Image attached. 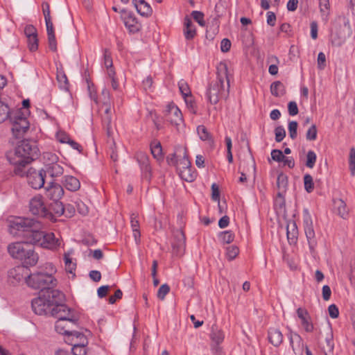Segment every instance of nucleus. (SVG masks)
I'll list each match as a JSON object with an SVG mask.
<instances>
[{
    "label": "nucleus",
    "mask_w": 355,
    "mask_h": 355,
    "mask_svg": "<svg viewBox=\"0 0 355 355\" xmlns=\"http://www.w3.org/2000/svg\"><path fill=\"white\" fill-rule=\"evenodd\" d=\"M304 227L310 250L311 252H313L317 245V241L315 236V232L313 227L312 220L307 211H305L304 215Z\"/></svg>",
    "instance_id": "nucleus-13"
},
{
    "label": "nucleus",
    "mask_w": 355,
    "mask_h": 355,
    "mask_svg": "<svg viewBox=\"0 0 355 355\" xmlns=\"http://www.w3.org/2000/svg\"><path fill=\"white\" fill-rule=\"evenodd\" d=\"M24 33L26 37L37 35V29L33 25H27L24 28Z\"/></svg>",
    "instance_id": "nucleus-59"
},
{
    "label": "nucleus",
    "mask_w": 355,
    "mask_h": 355,
    "mask_svg": "<svg viewBox=\"0 0 355 355\" xmlns=\"http://www.w3.org/2000/svg\"><path fill=\"white\" fill-rule=\"evenodd\" d=\"M57 80L60 84V87L62 89H63L64 90H68V87H69L68 79L64 72H62V71L58 72Z\"/></svg>",
    "instance_id": "nucleus-43"
},
{
    "label": "nucleus",
    "mask_w": 355,
    "mask_h": 355,
    "mask_svg": "<svg viewBox=\"0 0 355 355\" xmlns=\"http://www.w3.org/2000/svg\"><path fill=\"white\" fill-rule=\"evenodd\" d=\"M288 339L294 353L302 354L306 345H304L302 337L298 334L290 330Z\"/></svg>",
    "instance_id": "nucleus-17"
},
{
    "label": "nucleus",
    "mask_w": 355,
    "mask_h": 355,
    "mask_svg": "<svg viewBox=\"0 0 355 355\" xmlns=\"http://www.w3.org/2000/svg\"><path fill=\"white\" fill-rule=\"evenodd\" d=\"M211 198L214 201L218 202V206L220 209V203H219V199H220V193H219V189L216 184L214 183L211 185Z\"/></svg>",
    "instance_id": "nucleus-56"
},
{
    "label": "nucleus",
    "mask_w": 355,
    "mask_h": 355,
    "mask_svg": "<svg viewBox=\"0 0 355 355\" xmlns=\"http://www.w3.org/2000/svg\"><path fill=\"white\" fill-rule=\"evenodd\" d=\"M9 113L10 110L8 105L0 101V123L8 118Z\"/></svg>",
    "instance_id": "nucleus-45"
},
{
    "label": "nucleus",
    "mask_w": 355,
    "mask_h": 355,
    "mask_svg": "<svg viewBox=\"0 0 355 355\" xmlns=\"http://www.w3.org/2000/svg\"><path fill=\"white\" fill-rule=\"evenodd\" d=\"M270 92L276 97L282 96L286 93L285 87L282 82L275 81L270 85Z\"/></svg>",
    "instance_id": "nucleus-32"
},
{
    "label": "nucleus",
    "mask_w": 355,
    "mask_h": 355,
    "mask_svg": "<svg viewBox=\"0 0 355 355\" xmlns=\"http://www.w3.org/2000/svg\"><path fill=\"white\" fill-rule=\"evenodd\" d=\"M224 334L216 325L211 327L210 338L216 345L220 344L224 340Z\"/></svg>",
    "instance_id": "nucleus-31"
},
{
    "label": "nucleus",
    "mask_w": 355,
    "mask_h": 355,
    "mask_svg": "<svg viewBox=\"0 0 355 355\" xmlns=\"http://www.w3.org/2000/svg\"><path fill=\"white\" fill-rule=\"evenodd\" d=\"M275 141L277 142L282 141L286 137L285 129L282 126H278L275 129Z\"/></svg>",
    "instance_id": "nucleus-53"
},
{
    "label": "nucleus",
    "mask_w": 355,
    "mask_h": 355,
    "mask_svg": "<svg viewBox=\"0 0 355 355\" xmlns=\"http://www.w3.org/2000/svg\"><path fill=\"white\" fill-rule=\"evenodd\" d=\"M178 151V146L175 147V152L170 154L166 157V162L169 165L175 166L178 164V159L180 157V153Z\"/></svg>",
    "instance_id": "nucleus-46"
},
{
    "label": "nucleus",
    "mask_w": 355,
    "mask_h": 355,
    "mask_svg": "<svg viewBox=\"0 0 355 355\" xmlns=\"http://www.w3.org/2000/svg\"><path fill=\"white\" fill-rule=\"evenodd\" d=\"M185 235L182 230H178L174 234V241L172 247L176 255H182L185 248Z\"/></svg>",
    "instance_id": "nucleus-16"
},
{
    "label": "nucleus",
    "mask_w": 355,
    "mask_h": 355,
    "mask_svg": "<svg viewBox=\"0 0 355 355\" xmlns=\"http://www.w3.org/2000/svg\"><path fill=\"white\" fill-rule=\"evenodd\" d=\"M318 68L320 69H323L326 66V56L322 52L318 53Z\"/></svg>",
    "instance_id": "nucleus-63"
},
{
    "label": "nucleus",
    "mask_w": 355,
    "mask_h": 355,
    "mask_svg": "<svg viewBox=\"0 0 355 355\" xmlns=\"http://www.w3.org/2000/svg\"><path fill=\"white\" fill-rule=\"evenodd\" d=\"M178 87H179V89L182 94V95L184 96V99H185V101L187 103V104L191 107V111L193 112V113H196V110H194L193 107V102L191 100H188L187 99V98H191V90L189 89V87L187 84V82H185L184 80H181L179 83H178Z\"/></svg>",
    "instance_id": "nucleus-24"
},
{
    "label": "nucleus",
    "mask_w": 355,
    "mask_h": 355,
    "mask_svg": "<svg viewBox=\"0 0 355 355\" xmlns=\"http://www.w3.org/2000/svg\"><path fill=\"white\" fill-rule=\"evenodd\" d=\"M57 139L62 144H67L69 142V139H71L70 137L62 131H59L57 133Z\"/></svg>",
    "instance_id": "nucleus-62"
},
{
    "label": "nucleus",
    "mask_w": 355,
    "mask_h": 355,
    "mask_svg": "<svg viewBox=\"0 0 355 355\" xmlns=\"http://www.w3.org/2000/svg\"><path fill=\"white\" fill-rule=\"evenodd\" d=\"M48 42L49 49L53 51H57V43L55 40V32L53 26L46 27Z\"/></svg>",
    "instance_id": "nucleus-33"
},
{
    "label": "nucleus",
    "mask_w": 355,
    "mask_h": 355,
    "mask_svg": "<svg viewBox=\"0 0 355 355\" xmlns=\"http://www.w3.org/2000/svg\"><path fill=\"white\" fill-rule=\"evenodd\" d=\"M164 118L178 129L184 123L182 114L174 103H169L164 111Z\"/></svg>",
    "instance_id": "nucleus-11"
},
{
    "label": "nucleus",
    "mask_w": 355,
    "mask_h": 355,
    "mask_svg": "<svg viewBox=\"0 0 355 355\" xmlns=\"http://www.w3.org/2000/svg\"><path fill=\"white\" fill-rule=\"evenodd\" d=\"M29 211L35 216L44 218L51 217V213L45 205L43 198L41 196H35L32 198L29 202Z\"/></svg>",
    "instance_id": "nucleus-10"
},
{
    "label": "nucleus",
    "mask_w": 355,
    "mask_h": 355,
    "mask_svg": "<svg viewBox=\"0 0 355 355\" xmlns=\"http://www.w3.org/2000/svg\"><path fill=\"white\" fill-rule=\"evenodd\" d=\"M287 239L290 243H295L297 239L298 230L295 221H289L286 226Z\"/></svg>",
    "instance_id": "nucleus-28"
},
{
    "label": "nucleus",
    "mask_w": 355,
    "mask_h": 355,
    "mask_svg": "<svg viewBox=\"0 0 355 355\" xmlns=\"http://www.w3.org/2000/svg\"><path fill=\"white\" fill-rule=\"evenodd\" d=\"M41 228L39 221L30 218L17 217L8 220L9 232L13 236L23 237L27 242L32 238V234Z\"/></svg>",
    "instance_id": "nucleus-5"
},
{
    "label": "nucleus",
    "mask_w": 355,
    "mask_h": 355,
    "mask_svg": "<svg viewBox=\"0 0 355 355\" xmlns=\"http://www.w3.org/2000/svg\"><path fill=\"white\" fill-rule=\"evenodd\" d=\"M12 122V132L15 138H20L27 132L29 128V122L27 119L20 113H17L14 116L10 117Z\"/></svg>",
    "instance_id": "nucleus-9"
},
{
    "label": "nucleus",
    "mask_w": 355,
    "mask_h": 355,
    "mask_svg": "<svg viewBox=\"0 0 355 355\" xmlns=\"http://www.w3.org/2000/svg\"><path fill=\"white\" fill-rule=\"evenodd\" d=\"M27 178L28 184L33 189H40L44 186L45 173L43 171H37L33 168L25 170V175Z\"/></svg>",
    "instance_id": "nucleus-12"
},
{
    "label": "nucleus",
    "mask_w": 355,
    "mask_h": 355,
    "mask_svg": "<svg viewBox=\"0 0 355 355\" xmlns=\"http://www.w3.org/2000/svg\"><path fill=\"white\" fill-rule=\"evenodd\" d=\"M306 138L309 141H314L317 138V128L315 125H312L306 132Z\"/></svg>",
    "instance_id": "nucleus-55"
},
{
    "label": "nucleus",
    "mask_w": 355,
    "mask_h": 355,
    "mask_svg": "<svg viewBox=\"0 0 355 355\" xmlns=\"http://www.w3.org/2000/svg\"><path fill=\"white\" fill-rule=\"evenodd\" d=\"M268 339L270 344L277 347L282 343L284 337L279 329L270 328L268 331Z\"/></svg>",
    "instance_id": "nucleus-19"
},
{
    "label": "nucleus",
    "mask_w": 355,
    "mask_h": 355,
    "mask_svg": "<svg viewBox=\"0 0 355 355\" xmlns=\"http://www.w3.org/2000/svg\"><path fill=\"white\" fill-rule=\"evenodd\" d=\"M64 295L58 290H46L39 293L31 302L32 309L37 315L50 314L53 316L54 310L63 306Z\"/></svg>",
    "instance_id": "nucleus-2"
},
{
    "label": "nucleus",
    "mask_w": 355,
    "mask_h": 355,
    "mask_svg": "<svg viewBox=\"0 0 355 355\" xmlns=\"http://www.w3.org/2000/svg\"><path fill=\"white\" fill-rule=\"evenodd\" d=\"M65 208L63 204L60 201H53L51 204L50 210L51 213H54L57 216H60L64 214Z\"/></svg>",
    "instance_id": "nucleus-35"
},
{
    "label": "nucleus",
    "mask_w": 355,
    "mask_h": 355,
    "mask_svg": "<svg viewBox=\"0 0 355 355\" xmlns=\"http://www.w3.org/2000/svg\"><path fill=\"white\" fill-rule=\"evenodd\" d=\"M304 189L308 193H311L314 189L313 178L310 174H306L304 176Z\"/></svg>",
    "instance_id": "nucleus-42"
},
{
    "label": "nucleus",
    "mask_w": 355,
    "mask_h": 355,
    "mask_svg": "<svg viewBox=\"0 0 355 355\" xmlns=\"http://www.w3.org/2000/svg\"><path fill=\"white\" fill-rule=\"evenodd\" d=\"M27 266H18L10 269L8 271V278L12 284H17L23 279L27 278L28 275Z\"/></svg>",
    "instance_id": "nucleus-15"
},
{
    "label": "nucleus",
    "mask_w": 355,
    "mask_h": 355,
    "mask_svg": "<svg viewBox=\"0 0 355 355\" xmlns=\"http://www.w3.org/2000/svg\"><path fill=\"white\" fill-rule=\"evenodd\" d=\"M41 229H37L32 234V238L29 240V242L32 244H37L40 246L49 249L51 250H56L60 245V242L58 239L55 237L53 233H45L40 231Z\"/></svg>",
    "instance_id": "nucleus-8"
},
{
    "label": "nucleus",
    "mask_w": 355,
    "mask_h": 355,
    "mask_svg": "<svg viewBox=\"0 0 355 355\" xmlns=\"http://www.w3.org/2000/svg\"><path fill=\"white\" fill-rule=\"evenodd\" d=\"M137 159L146 171H148L150 170V166L148 165V157L145 153L142 152L138 153L137 154Z\"/></svg>",
    "instance_id": "nucleus-44"
},
{
    "label": "nucleus",
    "mask_w": 355,
    "mask_h": 355,
    "mask_svg": "<svg viewBox=\"0 0 355 355\" xmlns=\"http://www.w3.org/2000/svg\"><path fill=\"white\" fill-rule=\"evenodd\" d=\"M27 285L34 289H40L41 292L53 290L56 286L57 280L48 272H36L30 274L26 279Z\"/></svg>",
    "instance_id": "nucleus-7"
},
{
    "label": "nucleus",
    "mask_w": 355,
    "mask_h": 355,
    "mask_svg": "<svg viewBox=\"0 0 355 355\" xmlns=\"http://www.w3.org/2000/svg\"><path fill=\"white\" fill-rule=\"evenodd\" d=\"M81 337L83 340L80 343H75L73 344L72 353L73 355H85L86 345H87V338L82 333H75Z\"/></svg>",
    "instance_id": "nucleus-25"
},
{
    "label": "nucleus",
    "mask_w": 355,
    "mask_h": 355,
    "mask_svg": "<svg viewBox=\"0 0 355 355\" xmlns=\"http://www.w3.org/2000/svg\"><path fill=\"white\" fill-rule=\"evenodd\" d=\"M191 16L200 26H205V23L204 21V14L202 12L194 10L191 12Z\"/></svg>",
    "instance_id": "nucleus-52"
},
{
    "label": "nucleus",
    "mask_w": 355,
    "mask_h": 355,
    "mask_svg": "<svg viewBox=\"0 0 355 355\" xmlns=\"http://www.w3.org/2000/svg\"><path fill=\"white\" fill-rule=\"evenodd\" d=\"M150 150L153 156L160 161L163 159L162 148L159 142H154L150 145Z\"/></svg>",
    "instance_id": "nucleus-37"
},
{
    "label": "nucleus",
    "mask_w": 355,
    "mask_h": 355,
    "mask_svg": "<svg viewBox=\"0 0 355 355\" xmlns=\"http://www.w3.org/2000/svg\"><path fill=\"white\" fill-rule=\"evenodd\" d=\"M184 35L187 40H191L196 35V29L191 19L188 17H185L184 22Z\"/></svg>",
    "instance_id": "nucleus-23"
},
{
    "label": "nucleus",
    "mask_w": 355,
    "mask_h": 355,
    "mask_svg": "<svg viewBox=\"0 0 355 355\" xmlns=\"http://www.w3.org/2000/svg\"><path fill=\"white\" fill-rule=\"evenodd\" d=\"M42 12L44 17L46 26H53L51 17V11H50V6L47 2H43L42 4Z\"/></svg>",
    "instance_id": "nucleus-38"
},
{
    "label": "nucleus",
    "mask_w": 355,
    "mask_h": 355,
    "mask_svg": "<svg viewBox=\"0 0 355 355\" xmlns=\"http://www.w3.org/2000/svg\"><path fill=\"white\" fill-rule=\"evenodd\" d=\"M322 293L323 300L325 301H328L330 299L331 295V291L330 287L327 285L323 286Z\"/></svg>",
    "instance_id": "nucleus-64"
},
{
    "label": "nucleus",
    "mask_w": 355,
    "mask_h": 355,
    "mask_svg": "<svg viewBox=\"0 0 355 355\" xmlns=\"http://www.w3.org/2000/svg\"><path fill=\"white\" fill-rule=\"evenodd\" d=\"M121 16L125 26L130 32L136 33L141 29V26L133 13L122 10L121 11Z\"/></svg>",
    "instance_id": "nucleus-14"
},
{
    "label": "nucleus",
    "mask_w": 355,
    "mask_h": 355,
    "mask_svg": "<svg viewBox=\"0 0 355 355\" xmlns=\"http://www.w3.org/2000/svg\"><path fill=\"white\" fill-rule=\"evenodd\" d=\"M53 316L58 318L55 324L58 333L69 336L71 334L80 333L74 330V327L77 326L78 317L65 304L54 310Z\"/></svg>",
    "instance_id": "nucleus-4"
},
{
    "label": "nucleus",
    "mask_w": 355,
    "mask_h": 355,
    "mask_svg": "<svg viewBox=\"0 0 355 355\" xmlns=\"http://www.w3.org/2000/svg\"><path fill=\"white\" fill-rule=\"evenodd\" d=\"M297 314L298 318L301 320L302 325L304 327L306 332H311L313 331V325L309 322V315L308 311L302 308L297 309Z\"/></svg>",
    "instance_id": "nucleus-20"
},
{
    "label": "nucleus",
    "mask_w": 355,
    "mask_h": 355,
    "mask_svg": "<svg viewBox=\"0 0 355 355\" xmlns=\"http://www.w3.org/2000/svg\"><path fill=\"white\" fill-rule=\"evenodd\" d=\"M170 287L168 284H162L157 292V297L162 300L165 298V296L169 293Z\"/></svg>",
    "instance_id": "nucleus-54"
},
{
    "label": "nucleus",
    "mask_w": 355,
    "mask_h": 355,
    "mask_svg": "<svg viewBox=\"0 0 355 355\" xmlns=\"http://www.w3.org/2000/svg\"><path fill=\"white\" fill-rule=\"evenodd\" d=\"M63 184L67 189L71 191H76L80 187L79 180L72 175L64 176Z\"/></svg>",
    "instance_id": "nucleus-27"
},
{
    "label": "nucleus",
    "mask_w": 355,
    "mask_h": 355,
    "mask_svg": "<svg viewBox=\"0 0 355 355\" xmlns=\"http://www.w3.org/2000/svg\"><path fill=\"white\" fill-rule=\"evenodd\" d=\"M255 162L253 159H252L250 162L248 164V167L245 168V162L241 164L239 166V170H241V177L239 178L240 182H244L246 181V174L245 172H249L252 171L253 173L255 171Z\"/></svg>",
    "instance_id": "nucleus-29"
},
{
    "label": "nucleus",
    "mask_w": 355,
    "mask_h": 355,
    "mask_svg": "<svg viewBox=\"0 0 355 355\" xmlns=\"http://www.w3.org/2000/svg\"><path fill=\"white\" fill-rule=\"evenodd\" d=\"M288 186V176L283 173L278 175L277 187L278 190L286 191Z\"/></svg>",
    "instance_id": "nucleus-39"
},
{
    "label": "nucleus",
    "mask_w": 355,
    "mask_h": 355,
    "mask_svg": "<svg viewBox=\"0 0 355 355\" xmlns=\"http://www.w3.org/2000/svg\"><path fill=\"white\" fill-rule=\"evenodd\" d=\"M239 253V250L236 245H231L227 248L226 255L230 261L233 260Z\"/></svg>",
    "instance_id": "nucleus-47"
},
{
    "label": "nucleus",
    "mask_w": 355,
    "mask_h": 355,
    "mask_svg": "<svg viewBox=\"0 0 355 355\" xmlns=\"http://www.w3.org/2000/svg\"><path fill=\"white\" fill-rule=\"evenodd\" d=\"M288 110L291 116L297 115L299 112L297 103L295 101L289 102L288 105Z\"/></svg>",
    "instance_id": "nucleus-61"
},
{
    "label": "nucleus",
    "mask_w": 355,
    "mask_h": 355,
    "mask_svg": "<svg viewBox=\"0 0 355 355\" xmlns=\"http://www.w3.org/2000/svg\"><path fill=\"white\" fill-rule=\"evenodd\" d=\"M24 242H15L8 245V251L10 255L17 259L23 261L27 266H33L38 261V255L35 253L30 242L24 239Z\"/></svg>",
    "instance_id": "nucleus-6"
},
{
    "label": "nucleus",
    "mask_w": 355,
    "mask_h": 355,
    "mask_svg": "<svg viewBox=\"0 0 355 355\" xmlns=\"http://www.w3.org/2000/svg\"><path fill=\"white\" fill-rule=\"evenodd\" d=\"M234 238V234L231 231H225L220 233V239L224 243H230L233 241Z\"/></svg>",
    "instance_id": "nucleus-49"
},
{
    "label": "nucleus",
    "mask_w": 355,
    "mask_h": 355,
    "mask_svg": "<svg viewBox=\"0 0 355 355\" xmlns=\"http://www.w3.org/2000/svg\"><path fill=\"white\" fill-rule=\"evenodd\" d=\"M297 126H298V124L295 121H290L289 123H288V133H289L290 137L292 139H295L297 138Z\"/></svg>",
    "instance_id": "nucleus-48"
},
{
    "label": "nucleus",
    "mask_w": 355,
    "mask_h": 355,
    "mask_svg": "<svg viewBox=\"0 0 355 355\" xmlns=\"http://www.w3.org/2000/svg\"><path fill=\"white\" fill-rule=\"evenodd\" d=\"M130 225L132 230H139V223L138 220V214L132 213L130 216Z\"/></svg>",
    "instance_id": "nucleus-58"
},
{
    "label": "nucleus",
    "mask_w": 355,
    "mask_h": 355,
    "mask_svg": "<svg viewBox=\"0 0 355 355\" xmlns=\"http://www.w3.org/2000/svg\"><path fill=\"white\" fill-rule=\"evenodd\" d=\"M180 178L184 181L191 182L195 180L196 174L192 171L191 166L178 171Z\"/></svg>",
    "instance_id": "nucleus-34"
},
{
    "label": "nucleus",
    "mask_w": 355,
    "mask_h": 355,
    "mask_svg": "<svg viewBox=\"0 0 355 355\" xmlns=\"http://www.w3.org/2000/svg\"><path fill=\"white\" fill-rule=\"evenodd\" d=\"M328 312L331 318H337L339 315L338 308L335 304H331L328 307Z\"/></svg>",
    "instance_id": "nucleus-60"
},
{
    "label": "nucleus",
    "mask_w": 355,
    "mask_h": 355,
    "mask_svg": "<svg viewBox=\"0 0 355 355\" xmlns=\"http://www.w3.org/2000/svg\"><path fill=\"white\" fill-rule=\"evenodd\" d=\"M133 4L139 14L144 17H149L153 12L150 6L144 0H133Z\"/></svg>",
    "instance_id": "nucleus-22"
},
{
    "label": "nucleus",
    "mask_w": 355,
    "mask_h": 355,
    "mask_svg": "<svg viewBox=\"0 0 355 355\" xmlns=\"http://www.w3.org/2000/svg\"><path fill=\"white\" fill-rule=\"evenodd\" d=\"M70 255L71 253L69 252L64 253V261L66 270L69 273H73L76 269V263L72 262Z\"/></svg>",
    "instance_id": "nucleus-40"
},
{
    "label": "nucleus",
    "mask_w": 355,
    "mask_h": 355,
    "mask_svg": "<svg viewBox=\"0 0 355 355\" xmlns=\"http://www.w3.org/2000/svg\"><path fill=\"white\" fill-rule=\"evenodd\" d=\"M316 159L317 155L315 153L313 150H309L306 154V166L309 168H313L316 162Z\"/></svg>",
    "instance_id": "nucleus-41"
},
{
    "label": "nucleus",
    "mask_w": 355,
    "mask_h": 355,
    "mask_svg": "<svg viewBox=\"0 0 355 355\" xmlns=\"http://www.w3.org/2000/svg\"><path fill=\"white\" fill-rule=\"evenodd\" d=\"M64 195L63 188L58 184L51 183L46 189V196L53 201H58Z\"/></svg>",
    "instance_id": "nucleus-18"
},
{
    "label": "nucleus",
    "mask_w": 355,
    "mask_h": 355,
    "mask_svg": "<svg viewBox=\"0 0 355 355\" xmlns=\"http://www.w3.org/2000/svg\"><path fill=\"white\" fill-rule=\"evenodd\" d=\"M28 46L31 51H35L38 48L37 35L27 37Z\"/></svg>",
    "instance_id": "nucleus-51"
},
{
    "label": "nucleus",
    "mask_w": 355,
    "mask_h": 355,
    "mask_svg": "<svg viewBox=\"0 0 355 355\" xmlns=\"http://www.w3.org/2000/svg\"><path fill=\"white\" fill-rule=\"evenodd\" d=\"M198 134L200 139L203 141L209 140L211 137L207 129L204 125H199L197 128Z\"/></svg>",
    "instance_id": "nucleus-50"
},
{
    "label": "nucleus",
    "mask_w": 355,
    "mask_h": 355,
    "mask_svg": "<svg viewBox=\"0 0 355 355\" xmlns=\"http://www.w3.org/2000/svg\"><path fill=\"white\" fill-rule=\"evenodd\" d=\"M321 17L325 22L328 21L330 10L329 0H318Z\"/></svg>",
    "instance_id": "nucleus-30"
},
{
    "label": "nucleus",
    "mask_w": 355,
    "mask_h": 355,
    "mask_svg": "<svg viewBox=\"0 0 355 355\" xmlns=\"http://www.w3.org/2000/svg\"><path fill=\"white\" fill-rule=\"evenodd\" d=\"M45 175L48 174L51 178H58L63 174L64 169L62 166L58 163H52L46 166V170L43 171Z\"/></svg>",
    "instance_id": "nucleus-26"
},
{
    "label": "nucleus",
    "mask_w": 355,
    "mask_h": 355,
    "mask_svg": "<svg viewBox=\"0 0 355 355\" xmlns=\"http://www.w3.org/2000/svg\"><path fill=\"white\" fill-rule=\"evenodd\" d=\"M335 206L338 214L343 218H345L348 215V210L345 202L343 200L338 199L335 201Z\"/></svg>",
    "instance_id": "nucleus-36"
},
{
    "label": "nucleus",
    "mask_w": 355,
    "mask_h": 355,
    "mask_svg": "<svg viewBox=\"0 0 355 355\" xmlns=\"http://www.w3.org/2000/svg\"><path fill=\"white\" fill-rule=\"evenodd\" d=\"M180 153V157L178 161V164L175 166L177 168V171L188 168L191 166V162L188 159L187 155V148L185 147L178 146V151Z\"/></svg>",
    "instance_id": "nucleus-21"
},
{
    "label": "nucleus",
    "mask_w": 355,
    "mask_h": 355,
    "mask_svg": "<svg viewBox=\"0 0 355 355\" xmlns=\"http://www.w3.org/2000/svg\"><path fill=\"white\" fill-rule=\"evenodd\" d=\"M271 157L274 161L280 162L284 159V155L280 150L274 149L271 151Z\"/></svg>",
    "instance_id": "nucleus-57"
},
{
    "label": "nucleus",
    "mask_w": 355,
    "mask_h": 355,
    "mask_svg": "<svg viewBox=\"0 0 355 355\" xmlns=\"http://www.w3.org/2000/svg\"><path fill=\"white\" fill-rule=\"evenodd\" d=\"M229 88L227 65L220 64L218 67L216 78L210 83L207 89V96L209 102L212 104H216L220 98L228 95Z\"/></svg>",
    "instance_id": "nucleus-3"
},
{
    "label": "nucleus",
    "mask_w": 355,
    "mask_h": 355,
    "mask_svg": "<svg viewBox=\"0 0 355 355\" xmlns=\"http://www.w3.org/2000/svg\"><path fill=\"white\" fill-rule=\"evenodd\" d=\"M39 155L40 150L35 141L22 140L16 146L13 153L7 155V157L10 163L15 166L14 173L19 177H24L26 166L36 159Z\"/></svg>",
    "instance_id": "nucleus-1"
}]
</instances>
